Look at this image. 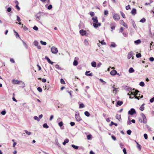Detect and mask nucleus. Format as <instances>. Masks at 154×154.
Here are the masks:
<instances>
[{
  "mask_svg": "<svg viewBox=\"0 0 154 154\" xmlns=\"http://www.w3.org/2000/svg\"><path fill=\"white\" fill-rule=\"evenodd\" d=\"M50 88V85H45V87H44V90H48Z\"/></svg>",
  "mask_w": 154,
  "mask_h": 154,
  "instance_id": "obj_16",
  "label": "nucleus"
},
{
  "mask_svg": "<svg viewBox=\"0 0 154 154\" xmlns=\"http://www.w3.org/2000/svg\"><path fill=\"white\" fill-rule=\"evenodd\" d=\"M40 42L42 45H46V42L42 41H41Z\"/></svg>",
  "mask_w": 154,
  "mask_h": 154,
  "instance_id": "obj_32",
  "label": "nucleus"
},
{
  "mask_svg": "<svg viewBox=\"0 0 154 154\" xmlns=\"http://www.w3.org/2000/svg\"><path fill=\"white\" fill-rule=\"evenodd\" d=\"M131 13L132 14L134 15H135L136 14V9L134 8L131 11Z\"/></svg>",
  "mask_w": 154,
  "mask_h": 154,
  "instance_id": "obj_13",
  "label": "nucleus"
},
{
  "mask_svg": "<svg viewBox=\"0 0 154 154\" xmlns=\"http://www.w3.org/2000/svg\"><path fill=\"white\" fill-rule=\"evenodd\" d=\"M149 60L151 61H153L154 60V58L152 57H150L149 59Z\"/></svg>",
  "mask_w": 154,
  "mask_h": 154,
  "instance_id": "obj_58",
  "label": "nucleus"
},
{
  "mask_svg": "<svg viewBox=\"0 0 154 154\" xmlns=\"http://www.w3.org/2000/svg\"><path fill=\"white\" fill-rule=\"evenodd\" d=\"M43 127L45 128H49V126L47 123L44 124L43 125Z\"/></svg>",
  "mask_w": 154,
  "mask_h": 154,
  "instance_id": "obj_22",
  "label": "nucleus"
},
{
  "mask_svg": "<svg viewBox=\"0 0 154 154\" xmlns=\"http://www.w3.org/2000/svg\"><path fill=\"white\" fill-rule=\"evenodd\" d=\"M84 107H85L83 103H82L79 104V108H83Z\"/></svg>",
  "mask_w": 154,
  "mask_h": 154,
  "instance_id": "obj_31",
  "label": "nucleus"
},
{
  "mask_svg": "<svg viewBox=\"0 0 154 154\" xmlns=\"http://www.w3.org/2000/svg\"><path fill=\"white\" fill-rule=\"evenodd\" d=\"M135 44H139L141 43V41L140 39L134 41Z\"/></svg>",
  "mask_w": 154,
  "mask_h": 154,
  "instance_id": "obj_27",
  "label": "nucleus"
},
{
  "mask_svg": "<svg viewBox=\"0 0 154 154\" xmlns=\"http://www.w3.org/2000/svg\"><path fill=\"white\" fill-rule=\"evenodd\" d=\"M120 13H121V14L122 16V17L124 18H126V17H125V14L122 12H121Z\"/></svg>",
  "mask_w": 154,
  "mask_h": 154,
  "instance_id": "obj_33",
  "label": "nucleus"
},
{
  "mask_svg": "<svg viewBox=\"0 0 154 154\" xmlns=\"http://www.w3.org/2000/svg\"><path fill=\"white\" fill-rule=\"evenodd\" d=\"M139 85L143 87L144 86L145 84L144 82H140Z\"/></svg>",
  "mask_w": 154,
  "mask_h": 154,
  "instance_id": "obj_35",
  "label": "nucleus"
},
{
  "mask_svg": "<svg viewBox=\"0 0 154 154\" xmlns=\"http://www.w3.org/2000/svg\"><path fill=\"white\" fill-rule=\"evenodd\" d=\"M16 8L17 9L18 11H19L20 10V8L19 7L18 5H16Z\"/></svg>",
  "mask_w": 154,
  "mask_h": 154,
  "instance_id": "obj_64",
  "label": "nucleus"
},
{
  "mask_svg": "<svg viewBox=\"0 0 154 154\" xmlns=\"http://www.w3.org/2000/svg\"><path fill=\"white\" fill-rule=\"evenodd\" d=\"M116 45L115 43H112L111 44L110 46L111 47H116Z\"/></svg>",
  "mask_w": 154,
  "mask_h": 154,
  "instance_id": "obj_36",
  "label": "nucleus"
},
{
  "mask_svg": "<svg viewBox=\"0 0 154 154\" xmlns=\"http://www.w3.org/2000/svg\"><path fill=\"white\" fill-rule=\"evenodd\" d=\"M84 44L86 45H88V41L86 39H85L84 41Z\"/></svg>",
  "mask_w": 154,
  "mask_h": 154,
  "instance_id": "obj_39",
  "label": "nucleus"
},
{
  "mask_svg": "<svg viewBox=\"0 0 154 154\" xmlns=\"http://www.w3.org/2000/svg\"><path fill=\"white\" fill-rule=\"evenodd\" d=\"M72 147L76 149H77L78 148V147L77 146L73 144L72 145Z\"/></svg>",
  "mask_w": 154,
  "mask_h": 154,
  "instance_id": "obj_28",
  "label": "nucleus"
},
{
  "mask_svg": "<svg viewBox=\"0 0 154 154\" xmlns=\"http://www.w3.org/2000/svg\"><path fill=\"white\" fill-rule=\"evenodd\" d=\"M132 54H128V59H130L132 57Z\"/></svg>",
  "mask_w": 154,
  "mask_h": 154,
  "instance_id": "obj_53",
  "label": "nucleus"
},
{
  "mask_svg": "<svg viewBox=\"0 0 154 154\" xmlns=\"http://www.w3.org/2000/svg\"><path fill=\"white\" fill-rule=\"evenodd\" d=\"M123 152H124V154H127L126 150V149L125 148H124L123 149Z\"/></svg>",
  "mask_w": 154,
  "mask_h": 154,
  "instance_id": "obj_61",
  "label": "nucleus"
},
{
  "mask_svg": "<svg viewBox=\"0 0 154 154\" xmlns=\"http://www.w3.org/2000/svg\"><path fill=\"white\" fill-rule=\"evenodd\" d=\"M126 9L127 10L130 9H131L130 6L129 5H128L126 7Z\"/></svg>",
  "mask_w": 154,
  "mask_h": 154,
  "instance_id": "obj_47",
  "label": "nucleus"
},
{
  "mask_svg": "<svg viewBox=\"0 0 154 154\" xmlns=\"http://www.w3.org/2000/svg\"><path fill=\"white\" fill-rule=\"evenodd\" d=\"M123 103V102L122 101H121L120 100L118 101L117 102V104L119 106H121Z\"/></svg>",
  "mask_w": 154,
  "mask_h": 154,
  "instance_id": "obj_21",
  "label": "nucleus"
},
{
  "mask_svg": "<svg viewBox=\"0 0 154 154\" xmlns=\"http://www.w3.org/2000/svg\"><path fill=\"white\" fill-rule=\"evenodd\" d=\"M73 64L75 66H76L78 64V61L76 60H75L73 63Z\"/></svg>",
  "mask_w": 154,
  "mask_h": 154,
  "instance_id": "obj_23",
  "label": "nucleus"
},
{
  "mask_svg": "<svg viewBox=\"0 0 154 154\" xmlns=\"http://www.w3.org/2000/svg\"><path fill=\"white\" fill-rule=\"evenodd\" d=\"M92 137V135L91 134H89L87 136V139L88 140H91V139Z\"/></svg>",
  "mask_w": 154,
  "mask_h": 154,
  "instance_id": "obj_24",
  "label": "nucleus"
},
{
  "mask_svg": "<svg viewBox=\"0 0 154 154\" xmlns=\"http://www.w3.org/2000/svg\"><path fill=\"white\" fill-rule=\"evenodd\" d=\"M85 116H86L87 117H89L90 116V113L88 111H85Z\"/></svg>",
  "mask_w": 154,
  "mask_h": 154,
  "instance_id": "obj_25",
  "label": "nucleus"
},
{
  "mask_svg": "<svg viewBox=\"0 0 154 154\" xmlns=\"http://www.w3.org/2000/svg\"><path fill=\"white\" fill-rule=\"evenodd\" d=\"M25 132L27 134H28V135H30L31 134L30 132H29L27 130H25Z\"/></svg>",
  "mask_w": 154,
  "mask_h": 154,
  "instance_id": "obj_49",
  "label": "nucleus"
},
{
  "mask_svg": "<svg viewBox=\"0 0 154 154\" xmlns=\"http://www.w3.org/2000/svg\"><path fill=\"white\" fill-rule=\"evenodd\" d=\"M93 25L94 26V27L96 28L98 27L97 23H93Z\"/></svg>",
  "mask_w": 154,
  "mask_h": 154,
  "instance_id": "obj_43",
  "label": "nucleus"
},
{
  "mask_svg": "<svg viewBox=\"0 0 154 154\" xmlns=\"http://www.w3.org/2000/svg\"><path fill=\"white\" fill-rule=\"evenodd\" d=\"M120 23L122 25L125 24V23L124 22L123 20H121L119 21Z\"/></svg>",
  "mask_w": 154,
  "mask_h": 154,
  "instance_id": "obj_40",
  "label": "nucleus"
},
{
  "mask_svg": "<svg viewBox=\"0 0 154 154\" xmlns=\"http://www.w3.org/2000/svg\"><path fill=\"white\" fill-rule=\"evenodd\" d=\"M115 85H114L113 87V92L114 93H116L117 91V89L115 87Z\"/></svg>",
  "mask_w": 154,
  "mask_h": 154,
  "instance_id": "obj_20",
  "label": "nucleus"
},
{
  "mask_svg": "<svg viewBox=\"0 0 154 154\" xmlns=\"http://www.w3.org/2000/svg\"><path fill=\"white\" fill-rule=\"evenodd\" d=\"M104 14L105 15H107L108 14V11L107 10H105Z\"/></svg>",
  "mask_w": 154,
  "mask_h": 154,
  "instance_id": "obj_45",
  "label": "nucleus"
},
{
  "mask_svg": "<svg viewBox=\"0 0 154 154\" xmlns=\"http://www.w3.org/2000/svg\"><path fill=\"white\" fill-rule=\"evenodd\" d=\"M111 28L112 29L111 31H112L113 29H115V25H113L111 26Z\"/></svg>",
  "mask_w": 154,
  "mask_h": 154,
  "instance_id": "obj_51",
  "label": "nucleus"
},
{
  "mask_svg": "<svg viewBox=\"0 0 154 154\" xmlns=\"http://www.w3.org/2000/svg\"><path fill=\"white\" fill-rule=\"evenodd\" d=\"M33 44L35 46H37L38 45V43L37 41H34L33 42Z\"/></svg>",
  "mask_w": 154,
  "mask_h": 154,
  "instance_id": "obj_29",
  "label": "nucleus"
},
{
  "mask_svg": "<svg viewBox=\"0 0 154 154\" xmlns=\"http://www.w3.org/2000/svg\"><path fill=\"white\" fill-rule=\"evenodd\" d=\"M69 140L68 139H66L63 143V145H65L66 143H68L69 142Z\"/></svg>",
  "mask_w": 154,
  "mask_h": 154,
  "instance_id": "obj_15",
  "label": "nucleus"
},
{
  "mask_svg": "<svg viewBox=\"0 0 154 154\" xmlns=\"http://www.w3.org/2000/svg\"><path fill=\"white\" fill-rule=\"evenodd\" d=\"M52 8V5H49L48 7V9L49 10L51 9Z\"/></svg>",
  "mask_w": 154,
  "mask_h": 154,
  "instance_id": "obj_54",
  "label": "nucleus"
},
{
  "mask_svg": "<svg viewBox=\"0 0 154 154\" xmlns=\"http://www.w3.org/2000/svg\"><path fill=\"white\" fill-rule=\"evenodd\" d=\"M92 20L93 22L94 23H98V20L97 19V17H93L92 18Z\"/></svg>",
  "mask_w": 154,
  "mask_h": 154,
  "instance_id": "obj_11",
  "label": "nucleus"
},
{
  "mask_svg": "<svg viewBox=\"0 0 154 154\" xmlns=\"http://www.w3.org/2000/svg\"><path fill=\"white\" fill-rule=\"evenodd\" d=\"M75 118L76 120L78 122H79L82 120V119L80 116L79 114H75Z\"/></svg>",
  "mask_w": 154,
  "mask_h": 154,
  "instance_id": "obj_6",
  "label": "nucleus"
},
{
  "mask_svg": "<svg viewBox=\"0 0 154 154\" xmlns=\"http://www.w3.org/2000/svg\"><path fill=\"white\" fill-rule=\"evenodd\" d=\"M34 119L35 120H37L38 121H40V119L37 116H35L34 117Z\"/></svg>",
  "mask_w": 154,
  "mask_h": 154,
  "instance_id": "obj_38",
  "label": "nucleus"
},
{
  "mask_svg": "<svg viewBox=\"0 0 154 154\" xmlns=\"http://www.w3.org/2000/svg\"><path fill=\"white\" fill-rule=\"evenodd\" d=\"M60 82L62 84H65V82L63 79H60Z\"/></svg>",
  "mask_w": 154,
  "mask_h": 154,
  "instance_id": "obj_34",
  "label": "nucleus"
},
{
  "mask_svg": "<svg viewBox=\"0 0 154 154\" xmlns=\"http://www.w3.org/2000/svg\"><path fill=\"white\" fill-rule=\"evenodd\" d=\"M149 101L151 103H152L154 101V97H153Z\"/></svg>",
  "mask_w": 154,
  "mask_h": 154,
  "instance_id": "obj_50",
  "label": "nucleus"
},
{
  "mask_svg": "<svg viewBox=\"0 0 154 154\" xmlns=\"http://www.w3.org/2000/svg\"><path fill=\"white\" fill-rule=\"evenodd\" d=\"M51 50L52 53L53 54H56L58 52L57 48H56L54 46L52 47L51 49Z\"/></svg>",
  "mask_w": 154,
  "mask_h": 154,
  "instance_id": "obj_3",
  "label": "nucleus"
},
{
  "mask_svg": "<svg viewBox=\"0 0 154 154\" xmlns=\"http://www.w3.org/2000/svg\"><path fill=\"white\" fill-rule=\"evenodd\" d=\"M135 142H136L137 144V147L139 149V150H140L141 149V146L136 141V140H135Z\"/></svg>",
  "mask_w": 154,
  "mask_h": 154,
  "instance_id": "obj_12",
  "label": "nucleus"
},
{
  "mask_svg": "<svg viewBox=\"0 0 154 154\" xmlns=\"http://www.w3.org/2000/svg\"><path fill=\"white\" fill-rule=\"evenodd\" d=\"M136 57L137 58H140L141 57V55L140 53H138V54H136Z\"/></svg>",
  "mask_w": 154,
  "mask_h": 154,
  "instance_id": "obj_37",
  "label": "nucleus"
},
{
  "mask_svg": "<svg viewBox=\"0 0 154 154\" xmlns=\"http://www.w3.org/2000/svg\"><path fill=\"white\" fill-rule=\"evenodd\" d=\"M146 21V19L144 18H143L140 21V22L142 23H144Z\"/></svg>",
  "mask_w": 154,
  "mask_h": 154,
  "instance_id": "obj_30",
  "label": "nucleus"
},
{
  "mask_svg": "<svg viewBox=\"0 0 154 154\" xmlns=\"http://www.w3.org/2000/svg\"><path fill=\"white\" fill-rule=\"evenodd\" d=\"M90 14L91 17L93 16L94 15V12H91Z\"/></svg>",
  "mask_w": 154,
  "mask_h": 154,
  "instance_id": "obj_60",
  "label": "nucleus"
},
{
  "mask_svg": "<svg viewBox=\"0 0 154 154\" xmlns=\"http://www.w3.org/2000/svg\"><path fill=\"white\" fill-rule=\"evenodd\" d=\"M142 117L143 119V122L144 123H146V117L143 114L142 115Z\"/></svg>",
  "mask_w": 154,
  "mask_h": 154,
  "instance_id": "obj_10",
  "label": "nucleus"
},
{
  "mask_svg": "<svg viewBox=\"0 0 154 154\" xmlns=\"http://www.w3.org/2000/svg\"><path fill=\"white\" fill-rule=\"evenodd\" d=\"M80 34L84 36L86 34V32L85 30L83 29H81L79 31Z\"/></svg>",
  "mask_w": 154,
  "mask_h": 154,
  "instance_id": "obj_7",
  "label": "nucleus"
},
{
  "mask_svg": "<svg viewBox=\"0 0 154 154\" xmlns=\"http://www.w3.org/2000/svg\"><path fill=\"white\" fill-rule=\"evenodd\" d=\"M90 72V71H86L85 72V74L86 75L89 76H92V73H91L89 74H88V73H89Z\"/></svg>",
  "mask_w": 154,
  "mask_h": 154,
  "instance_id": "obj_17",
  "label": "nucleus"
},
{
  "mask_svg": "<svg viewBox=\"0 0 154 154\" xmlns=\"http://www.w3.org/2000/svg\"><path fill=\"white\" fill-rule=\"evenodd\" d=\"M144 137L146 139H147L148 138L147 135L146 134H144Z\"/></svg>",
  "mask_w": 154,
  "mask_h": 154,
  "instance_id": "obj_55",
  "label": "nucleus"
},
{
  "mask_svg": "<svg viewBox=\"0 0 154 154\" xmlns=\"http://www.w3.org/2000/svg\"><path fill=\"white\" fill-rule=\"evenodd\" d=\"M113 18L115 20H119L120 19L119 16L117 14H114L113 16Z\"/></svg>",
  "mask_w": 154,
  "mask_h": 154,
  "instance_id": "obj_4",
  "label": "nucleus"
},
{
  "mask_svg": "<svg viewBox=\"0 0 154 154\" xmlns=\"http://www.w3.org/2000/svg\"><path fill=\"white\" fill-rule=\"evenodd\" d=\"M37 90L38 91H39V92H42V88L41 87H38L37 88Z\"/></svg>",
  "mask_w": 154,
  "mask_h": 154,
  "instance_id": "obj_42",
  "label": "nucleus"
},
{
  "mask_svg": "<svg viewBox=\"0 0 154 154\" xmlns=\"http://www.w3.org/2000/svg\"><path fill=\"white\" fill-rule=\"evenodd\" d=\"M58 125L60 127H61L63 125V123L62 122H60L59 123Z\"/></svg>",
  "mask_w": 154,
  "mask_h": 154,
  "instance_id": "obj_52",
  "label": "nucleus"
},
{
  "mask_svg": "<svg viewBox=\"0 0 154 154\" xmlns=\"http://www.w3.org/2000/svg\"><path fill=\"white\" fill-rule=\"evenodd\" d=\"M116 118L118 119L119 121H120L121 120V115H117L116 116Z\"/></svg>",
  "mask_w": 154,
  "mask_h": 154,
  "instance_id": "obj_14",
  "label": "nucleus"
},
{
  "mask_svg": "<svg viewBox=\"0 0 154 154\" xmlns=\"http://www.w3.org/2000/svg\"><path fill=\"white\" fill-rule=\"evenodd\" d=\"M14 32L15 33V36H16V37H19V35L18 34V33L17 32H16L14 30Z\"/></svg>",
  "mask_w": 154,
  "mask_h": 154,
  "instance_id": "obj_57",
  "label": "nucleus"
},
{
  "mask_svg": "<svg viewBox=\"0 0 154 154\" xmlns=\"http://www.w3.org/2000/svg\"><path fill=\"white\" fill-rule=\"evenodd\" d=\"M33 29H34L35 30H38V28L36 26H35L33 27Z\"/></svg>",
  "mask_w": 154,
  "mask_h": 154,
  "instance_id": "obj_56",
  "label": "nucleus"
},
{
  "mask_svg": "<svg viewBox=\"0 0 154 154\" xmlns=\"http://www.w3.org/2000/svg\"><path fill=\"white\" fill-rule=\"evenodd\" d=\"M136 113L135 110L133 108H132L128 112V113L131 115H132L134 113Z\"/></svg>",
  "mask_w": 154,
  "mask_h": 154,
  "instance_id": "obj_5",
  "label": "nucleus"
},
{
  "mask_svg": "<svg viewBox=\"0 0 154 154\" xmlns=\"http://www.w3.org/2000/svg\"><path fill=\"white\" fill-rule=\"evenodd\" d=\"M117 71L115 70H112L110 72L111 75H115Z\"/></svg>",
  "mask_w": 154,
  "mask_h": 154,
  "instance_id": "obj_8",
  "label": "nucleus"
},
{
  "mask_svg": "<svg viewBox=\"0 0 154 154\" xmlns=\"http://www.w3.org/2000/svg\"><path fill=\"white\" fill-rule=\"evenodd\" d=\"M139 91L138 90H135V91L134 92H131V94H128V95H130V98H133L134 97H135V98L137 99L138 100H139V98L138 96L136 95L138 94V92H139Z\"/></svg>",
  "mask_w": 154,
  "mask_h": 154,
  "instance_id": "obj_1",
  "label": "nucleus"
},
{
  "mask_svg": "<svg viewBox=\"0 0 154 154\" xmlns=\"http://www.w3.org/2000/svg\"><path fill=\"white\" fill-rule=\"evenodd\" d=\"M91 66L92 67H95L96 66V64L95 62L93 61L91 63Z\"/></svg>",
  "mask_w": 154,
  "mask_h": 154,
  "instance_id": "obj_18",
  "label": "nucleus"
},
{
  "mask_svg": "<svg viewBox=\"0 0 154 154\" xmlns=\"http://www.w3.org/2000/svg\"><path fill=\"white\" fill-rule=\"evenodd\" d=\"M17 20L18 21V22H20V17L18 16H17Z\"/></svg>",
  "mask_w": 154,
  "mask_h": 154,
  "instance_id": "obj_62",
  "label": "nucleus"
},
{
  "mask_svg": "<svg viewBox=\"0 0 154 154\" xmlns=\"http://www.w3.org/2000/svg\"><path fill=\"white\" fill-rule=\"evenodd\" d=\"M45 58L47 60L48 62L50 64L52 65L53 62L52 61H51L50 59L47 57H45Z\"/></svg>",
  "mask_w": 154,
  "mask_h": 154,
  "instance_id": "obj_9",
  "label": "nucleus"
},
{
  "mask_svg": "<svg viewBox=\"0 0 154 154\" xmlns=\"http://www.w3.org/2000/svg\"><path fill=\"white\" fill-rule=\"evenodd\" d=\"M104 40H102V41H100V40L99 41V42L101 43V44L102 45H106V42H104Z\"/></svg>",
  "mask_w": 154,
  "mask_h": 154,
  "instance_id": "obj_26",
  "label": "nucleus"
},
{
  "mask_svg": "<svg viewBox=\"0 0 154 154\" xmlns=\"http://www.w3.org/2000/svg\"><path fill=\"white\" fill-rule=\"evenodd\" d=\"M112 138L114 140H116V137L115 136H114L112 135L111 136Z\"/></svg>",
  "mask_w": 154,
  "mask_h": 154,
  "instance_id": "obj_48",
  "label": "nucleus"
},
{
  "mask_svg": "<svg viewBox=\"0 0 154 154\" xmlns=\"http://www.w3.org/2000/svg\"><path fill=\"white\" fill-rule=\"evenodd\" d=\"M11 9L10 7L8 8L7 10V11L9 12H10L11 11Z\"/></svg>",
  "mask_w": 154,
  "mask_h": 154,
  "instance_id": "obj_59",
  "label": "nucleus"
},
{
  "mask_svg": "<svg viewBox=\"0 0 154 154\" xmlns=\"http://www.w3.org/2000/svg\"><path fill=\"white\" fill-rule=\"evenodd\" d=\"M12 82L14 85L15 84H20L23 87L25 86V84L24 82L21 81H18L17 80L13 79L12 80Z\"/></svg>",
  "mask_w": 154,
  "mask_h": 154,
  "instance_id": "obj_2",
  "label": "nucleus"
},
{
  "mask_svg": "<svg viewBox=\"0 0 154 154\" xmlns=\"http://www.w3.org/2000/svg\"><path fill=\"white\" fill-rule=\"evenodd\" d=\"M143 105H142L140 107V109L142 111H143L144 110V107L143 106Z\"/></svg>",
  "mask_w": 154,
  "mask_h": 154,
  "instance_id": "obj_41",
  "label": "nucleus"
},
{
  "mask_svg": "<svg viewBox=\"0 0 154 154\" xmlns=\"http://www.w3.org/2000/svg\"><path fill=\"white\" fill-rule=\"evenodd\" d=\"M10 61L11 62H12V63H14V62H15V61H14V59H13V58H11V59H10Z\"/></svg>",
  "mask_w": 154,
  "mask_h": 154,
  "instance_id": "obj_63",
  "label": "nucleus"
},
{
  "mask_svg": "<svg viewBox=\"0 0 154 154\" xmlns=\"http://www.w3.org/2000/svg\"><path fill=\"white\" fill-rule=\"evenodd\" d=\"M127 134L128 135H130L131 134V131L130 130H128L127 131Z\"/></svg>",
  "mask_w": 154,
  "mask_h": 154,
  "instance_id": "obj_44",
  "label": "nucleus"
},
{
  "mask_svg": "<svg viewBox=\"0 0 154 154\" xmlns=\"http://www.w3.org/2000/svg\"><path fill=\"white\" fill-rule=\"evenodd\" d=\"M6 113V112L5 110L1 112V114L3 115H5Z\"/></svg>",
  "mask_w": 154,
  "mask_h": 154,
  "instance_id": "obj_46",
  "label": "nucleus"
},
{
  "mask_svg": "<svg viewBox=\"0 0 154 154\" xmlns=\"http://www.w3.org/2000/svg\"><path fill=\"white\" fill-rule=\"evenodd\" d=\"M134 71V69L132 67H131L130 68L129 70V72L130 73H132Z\"/></svg>",
  "mask_w": 154,
  "mask_h": 154,
  "instance_id": "obj_19",
  "label": "nucleus"
}]
</instances>
